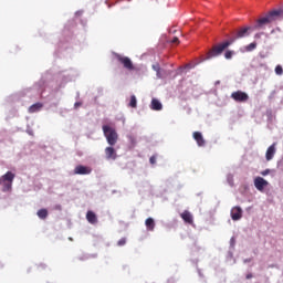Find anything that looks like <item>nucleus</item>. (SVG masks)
<instances>
[{
    "mask_svg": "<svg viewBox=\"0 0 283 283\" xmlns=\"http://www.w3.org/2000/svg\"><path fill=\"white\" fill-rule=\"evenodd\" d=\"M158 159V155H153L150 158H149V163L150 165H156V160Z\"/></svg>",
    "mask_w": 283,
    "mask_h": 283,
    "instance_id": "24",
    "label": "nucleus"
},
{
    "mask_svg": "<svg viewBox=\"0 0 283 283\" xmlns=\"http://www.w3.org/2000/svg\"><path fill=\"white\" fill-rule=\"evenodd\" d=\"M74 174L76 176H88V174H92V168L83 166V165H78L75 167Z\"/></svg>",
    "mask_w": 283,
    "mask_h": 283,
    "instance_id": "8",
    "label": "nucleus"
},
{
    "mask_svg": "<svg viewBox=\"0 0 283 283\" xmlns=\"http://www.w3.org/2000/svg\"><path fill=\"white\" fill-rule=\"evenodd\" d=\"M275 74H277V76H282V74H283L282 65L275 66Z\"/></svg>",
    "mask_w": 283,
    "mask_h": 283,
    "instance_id": "22",
    "label": "nucleus"
},
{
    "mask_svg": "<svg viewBox=\"0 0 283 283\" xmlns=\"http://www.w3.org/2000/svg\"><path fill=\"white\" fill-rule=\"evenodd\" d=\"M269 186V181H266L264 178L262 177H256L254 179V187L255 189H258V191H264V187Z\"/></svg>",
    "mask_w": 283,
    "mask_h": 283,
    "instance_id": "10",
    "label": "nucleus"
},
{
    "mask_svg": "<svg viewBox=\"0 0 283 283\" xmlns=\"http://www.w3.org/2000/svg\"><path fill=\"white\" fill-rule=\"evenodd\" d=\"M116 61H118L125 70H128L129 72L134 71V62H132V59L128 56L120 55L118 53L114 54Z\"/></svg>",
    "mask_w": 283,
    "mask_h": 283,
    "instance_id": "5",
    "label": "nucleus"
},
{
    "mask_svg": "<svg viewBox=\"0 0 283 283\" xmlns=\"http://www.w3.org/2000/svg\"><path fill=\"white\" fill-rule=\"evenodd\" d=\"M180 218L186 222V224H193V214L189 212V210H185L181 214Z\"/></svg>",
    "mask_w": 283,
    "mask_h": 283,
    "instance_id": "12",
    "label": "nucleus"
},
{
    "mask_svg": "<svg viewBox=\"0 0 283 283\" xmlns=\"http://www.w3.org/2000/svg\"><path fill=\"white\" fill-rule=\"evenodd\" d=\"M170 43H177V44H178V43H180V40L175 36V38L170 41Z\"/></svg>",
    "mask_w": 283,
    "mask_h": 283,
    "instance_id": "27",
    "label": "nucleus"
},
{
    "mask_svg": "<svg viewBox=\"0 0 283 283\" xmlns=\"http://www.w3.org/2000/svg\"><path fill=\"white\" fill-rule=\"evenodd\" d=\"M231 218L232 220H240L242 218V208L240 207H233L231 209Z\"/></svg>",
    "mask_w": 283,
    "mask_h": 283,
    "instance_id": "13",
    "label": "nucleus"
},
{
    "mask_svg": "<svg viewBox=\"0 0 283 283\" xmlns=\"http://www.w3.org/2000/svg\"><path fill=\"white\" fill-rule=\"evenodd\" d=\"M251 27H243L232 33V38L230 39V43H234L238 39H244V36H249V31Z\"/></svg>",
    "mask_w": 283,
    "mask_h": 283,
    "instance_id": "6",
    "label": "nucleus"
},
{
    "mask_svg": "<svg viewBox=\"0 0 283 283\" xmlns=\"http://www.w3.org/2000/svg\"><path fill=\"white\" fill-rule=\"evenodd\" d=\"M36 216H38V218H40V220H45V218H48V209H45V208L40 209L36 212Z\"/></svg>",
    "mask_w": 283,
    "mask_h": 283,
    "instance_id": "19",
    "label": "nucleus"
},
{
    "mask_svg": "<svg viewBox=\"0 0 283 283\" xmlns=\"http://www.w3.org/2000/svg\"><path fill=\"white\" fill-rule=\"evenodd\" d=\"M106 160H116L118 158V154L116 153L114 146H108L105 148Z\"/></svg>",
    "mask_w": 283,
    "mask_h": 283,
    "instance_id": "9",
    "label": "nucleus"
},
{
    "mask_svg": "<svg viewBox=\"0 0 283 283\" xmlns=\"http://www.w3.org/2000/svg\"><path fill=\"white\" fill-rule=\"evenodd\" d=\"M151 109H154L155 112H160V109H163V104L160 103V101L154 98L151 101Z\"/></svg>",
    "mask_w": 283,
    "mask_h": 283,
    "instance_id": "18",
    "label": "nucleus"
},
{
    "mask_svg": "<svg viewBox=\"0 0 283 283\" xmlns=\"http://www.w3.org/2000/svg\"><path fill=\"white\" fill-rule=\"evenodd\" d=\"M247 280H251V277H253V274H247Z\"/></svg>",
    "mask_w": 283,
    "mask_h": 283,
    "instance_id": "29",
    "label": "nucleus"
},
{
    "mask_svg": "<svg viewBox=\"0 0 283 283\" xmlns=\"http://www.w3.org/2000/svg\"><path fill=\"white\" fill-rule=\"evenodd\" d=\"M255 48H258V43L252 42L247 46V51L248 52H253V50H255Z\"/></svg>",
    "mask_w": 283,
    "mask_h": 283,
    "instance_id": "21",
    "label": "nucleus"
},
{
    "mask_svg": "<svg viewBox=\"0 0 283 283\" xmlns=\"http://www.w3.org/2000/svg\"><path fill=\"white\" fill-rule=\"evenodd\" d=\"M231 98H233L235 103H247V101H249V94L242 91H237L231 94Z\"/></svg>",
    "mask_w": 283,
    "mask_h": 283,
    "instance_id": "7",
    "label": "nucleus"
},
{
    "mask_svg": "<svg viewBox=\"0 0 283 283\" xmlns=\"http://www.w3.org/2000/svg\"><path fill=\"white\" fill-rule=\"evenodd\" d=\"M125 244H127V239L126 238H122L117 242V247H125Z\"/></svg>",
    "mask_w": 283,
    "mask_h": 283,
    "instance_id": "23",
    "label": "nucleus"
},
{
    "mask_svg": "<svg viewBox=\"0 0 283 283\" xmlns=\"http://www.w3.org/2000/svg\"><path fill=\"white\" fill-rule=\"evenodd\" d=\"M137 103H138V101L136 99V95H132L130 96V102H129V107H132L133 109H136V107H137Z\"/></svg>",
    "mask_w": 283,
    "mask_h": 283,
    "instance_id": "20",
    "label": "nucleus"
},
{
    "mask_svg": "<svg viewBox=\"0 0 283 283\" xmlns=\"http://www.w3.org/2000/svg\"><path fill=\"white\" fill-rule=\"evenodd\" d=\"M224 56H226V59H232V56H233V51H227V52L224 53Z\"/></svg>",
    "mask_w": 283,
    "mask_h": 283,
    "instance_id": "25",
    "label": "nucleus"
},
{
    "mask_svg": "<svg viewBox=\"0 0 283 283\" xmlns=\"http://www.w3.org/2000/svg\"><path fill=\"white\" fill-rule=\"evenodd\" d=\"M3 185V179L2 178H0V186H2Z\"/></svg>",
    "mask_w": 283,
    "mask_h": 283,
    "instance_id": "30",
    "label": "nucleus"
},
{
    "mask_svg": "<svg viewBox=\"0 0 283 283\" xmlns=\"http://www.w3.org/2000/svg\"><path fill=\"white\" fill-rule=\"evenodd\" d=\"M192 138L196 140L198 147H205L206 142H205V137L202 136V133L200 132L192 133Z\"/></svg>",
    "mask_w": 283,
    "mask_h": 283,
    "instance_id": "11",
    "label": "nucleus"
},
{
    "mask_svg": "<svg viewBox=\"0 0 283 283\" xmlns=\"http://www.w3.org/2000/svg\"><path fill=\"white\" fill-rule=\"evenodd\" d=\"M271 174L270 169H265L261 172V176H269Z\"/></svg>",
    "mask_w": 283,
    "mask_h": 283,
    "instance_id": "26",
    "label": "nucleus"
},
{
    "mask_svg": "<svg viewBox=\"0 0 283 283\" xmlns=\"http://www.w3.org/2000/svg\"><path fill=\"white\" fill-rule=\"evenodd\" d=\"M275 156V144H272L269 148H268V150H266V153H265V158H266V160L268 161H270V160H273V157Z\"/></svg>",
    "mask_w": 283,
    "mask_h": 283,
    "instance_id": "15",
    "label": "nucleus"
},
{
    "mask_svg": "<svg viewBox=\"0 0 283 283\" xmlns=\"http://www.w3.org/2000/svg\"><path fill=\"white\" fill-rule=\"evenodd\" d=\"M145 226L148 231H154V229H156V222L154 221V218H147L145 221Z\"/></svg>",
    "mask_w": 283,
    "mask_h": 283,
    "instance_id": "17",
    "label": "nucleus"
},
{
    "mask_svg": "<svg viewBox=\"0 0 283 283\" xmlns=\"http://www.w3.org/2000/svg\"><path fill=\"white\" fill-rule=\"evenodd\" d=\"M42 108H43L42 103H35L29 107V114H34L36 112H41Z\"/></svg>",
    "mask_w": 283,
    "mask_h": 283,
    "instance_id": "16",
    "label": "nucleus"
},
{
    "mask_svg": "<svg viewBox=\"0 0 283 283\" xmlns=\"http://www.w3.org/2000/svg\"><path fill=\"white\" fill-rule=\"evenodd\" d=\"M102 129L104 132V136L106 138L107 144L111 147H114V145L118 143V133L116 132V128H113L108 125H104Z\"/></svg>",
    "mask_w": 283,
    "mask_h": 283,
    "instance_id": "2",
    "label": "nucleus"
},
{
    "mask_svg": "<svg viewBox=\"0 0 283 283\" xmlns=\"http://www.w3.org/2000/svg\"><path fill=\"white\" fill-rule=\"evenodd\" d=\"M231 45V41L223 42L221 44L214 45L207 54V59H213L216 56H220L223 51L227 50Z\"/></svg>",
    "mask_w": 283,
    "mask_h": 283,
    "instance_id": "3",
    "label": "nucleus"
},
{
    "mask_svg": "<svg viewBox=\"0 0 283 283\" xmlns=\"http://www.w3.org/2000/svg\"><path fill=\"white\" fill-rule=\"evenodd\" d=\"M280 19H283V10L270 11L265 17L256 20L254 30H264L266 25H271V23H274V21H280Z\"/></svg>",
    "mask_w": 283,
    "mask_h": 283,
    "instance_id": "1",
    "label": "nucleus"
},
{
    "mask_svg": "<svg viewBox=\"0 0 283 283\" xmlns=\"http://www.w3.org/2000/svg\"><path fill=\"white\" fill-rule=\"evenodd\" d=\"M86 220L90 222V224H96L98 222V217H96V213L94 211L88 210L86 212Z\"/></svg>",
    "mask_w": 283,
    "mask_h": 283,
    "instance_id": "14",
    "label": "nucleus"
},
{
    "mask_svg": "<svg viewBox=\"0 0 283 283\" xmlns=\"http://www.w3.org/2000/svg\"><path fill=\"white\" fill-rule=\"evenodd\" d=\"M15 175L12 171L4 174L1 179L3 182L2 191H10L12 189V182L14 181Z\"/></svg>",
    "mask_w": 283,
    "mask_h": 283,
    "instance_id": "4",
    "label": "nucleus"
},
{
    "mask_svg": "<svg viewBox=\"0 0 283 283\" xmlns=\"http://www.w3.org/2000/svg\"><path fill=\"white\" fill-rule=\"evenodd\" d=\"M81 105H83V103L76 102V103L74 104V108H75V109H78V107H81Z\"/></svg>",
    "mask_w": 283,
    "mask_h": 283,
    "instance_id": "28",
    "label": "nucleus"
}]
</instances>
